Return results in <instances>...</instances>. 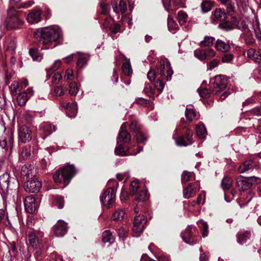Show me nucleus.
<instances>
[{
	"instance_id": "12",
	"label": "nucleus",
	"mask_w": 261,
	"mask_h": 261,
	"mask_svg": "<svg viewBox=\"0 0 261 261\" xmlns=\"http://www.w3.org/2000/svg\"><path fill=\"white\" fill-rule=\"evenodd\" d=\"M52 229L57 237H63L67 232V223L62 220H59L53 226Z\"/></svg>"
},
{
	"instance_id": "59",
	"label": "nucleus",
	"mask_w": 261,
	"mask_h": 261,
	"mask_svg": "<svg viewBox=\"0 0 261 261\" xmlns=\"http://www.w3.org/2000/svg\"><path fill=\"white\" fill-rule=\"evenodd\" d=\"M65 90L62 87L56 86L54 89V94L58 96H61L64 94Z\"/></svg>"
},
{
	"instance_id": "29",
	"label": "nucleus",
	"mask_w": 261,
	"mask_h": 261,
	"mask_svg": "<svg viewBox=\"0 0 261 261\" xmlns=\"http://www.w3.org/2000/svg\"><path fill=\"white\" fill-rule=\"evenodd\" d=\"M122 70L125 75L129 76L132 75L133 73V70L129 59L126 58L125 59V62L122 64Z\"/></svg>"
},
{
	"instance_id": "10",
	"label": "nucleus",
	"mask_w": 261,
	"mask_h": 261,
	"mask_svg": "<svg viewBox=\"0 0 261 261\" xmlns=\"http://www.w3.org/2000/svg\"><path fill=\"white\" fill-rule=\"evenodd\" d=\"M215 18L220 21L218 28L222 30H228V21L227 20V14L221 9H216L214 13Z\"/></svg>"
},
{
	"instance_id": "56",
	"label": "nucleus",
	"mask_w": 261,
	"mask_h": 261,
	"mask_svg": "<svg viewBox=\"0 0 261 261\" xmlns=\"http://www.w3.org/2000/svg\"><path fill=\"white\" fill-rule=\"evenodd\" d=\"M164 79L163 77L161 80L158 79L155 84V88L160 93L162 92L165 86V83L163 82Z\"/></svg>"
},
{
	"instance_id": "26",
	"label": "nucleus",
	"mask_w": 261,
	"mask_h": 261,
	"mask_svg": "<svg viewBox=\"0 0 261 261\" xmlns=\"http://www.w3.org/2000/svg\"><path fill=\"white\" fill-rule=\"evenodd\" d=\"M185 116L187 120L192 121L197 119L199 117L198 113L195 109L190 107H187L185 111Z\"/></svg>"
},
{
	"instance_id": "58",
	"label": "nucleus",
	"mask_w": 261,
	"mask_h": 261,
	"mask_svg": "<svg viewBox=\"0 0 261 261\" xmlns=\"http://www.w3.org/2000/svg\"><path fill=\"white\" fill-rule=\"evenodd\" d=\"M239 21L235 16H232L229 20V30L236 28L238 27Z\"/></svg>"
},
{
	"instance_id": "35",
	"label": "nucleus",
	"mask_w": 261,
	"mask_h": 261,
	"mask_svg": "<svg viewBox=\"0 0 261 261\" xmlns=\"http://www.w3.org/2000/svg\"><path fill=\"white\" fill-rule=\"evenodd\" d=\"M196 132L197 136L200 138H204L207 132L206 128L203 124L198 125L196 127Z\"/></svg>"
},
{
	"instance_id": "2",
	"label": "nucleus",
	"mask_w": 261,
	"mask_h": 261,
	"mask_svg": "<svg viewBox=\"0 0 261 261\" xmlns=\"http://www.w3.org/2000/svg\"><path fill=\"white\" fill-rule=\"evenodd\" d=\"M62 36V31L58 28L48 27L37 30L34 32V37L40 44L48 49L54 42L58 41Z\"/></svg>"
},
{
	"instance_id": "22",
	"label": "nucleus",
	"mask_w": 261,
	"mask_h": 261,
	"mask_svg": "<svg viewBox=\"0 0 261 261\" xmlns=\"http://www.w3.org/2000/svg\"><path fill=\"white\" fill-rule=\"evenodd\" d=\"M41 19V11L40 10H33L28 15L27 20L31 23H38Z\"/></svg>"
},
{
	"instance_id": "36",
	"label": "nucleus",
	"mask_w": 261,
	"mask_h": 261,
	"mask_svg": "<svg viewBox=\"0 0 261 261\" xmlns=\"http://www.w3.org/2000/svg\"><path fill=\"white\" fill-rule=\"evenodd\" d=\"M29 97L25 92H21L17 97V103L23 106L25 105Z\"/></svg>"
},
{
	"instance_id": "14",
	"label": "nucleus",
	"mask_w": 261,
	"mask_h": 261,
	"mask_svg": "<svg viewBox=\"0 0 261 261\" xmlns=\"http://www.w3.org/2000/svg\"><path fill=\"white\" fill-rule=\"evenodd\" d=\"M146 221L144 215H139L135 217L133 231L134 232L140 234L142 233L144 228V224Z\"/></svg>"
},
{
	"instance_id": "50",
	"label": "nucleus",
	"mask_w": 261,
	"mask_h": 261,
	"mask_svg": "<svg viewBox=\"0 0 261 261\" xmlns=\"http://www.w3.org/2000/svg\"><path fill=\"white\" fill-rule=\"evenodd\" d=\"M69 92L70 94L72 95H75L78 91H79V87L77 86V84L75 82H71L69 84Z\"/></svg>"
},
{
	"instance_id": "30",
	"label": "nucleus",
	"mask_w": 261,
	"mask_h": 261,
	"mask_svg": "<svg viewBox=\"0 0 261 261\" xmlns=\"http://www.w3.org/2000/svg\"><path fill=\"white\" fill-rule=\"evenodd\" d=\"M115 238L112 232L109 230L103 232L102 236V241L105 243H109L112 244L114 242Z\"/></svg>"
},
{
	"instance_id": "33",
	"label": "nucleus",
	"mask_w": 261,
	"mask_h": 261,
	"mask_svg": "<svg viewBox=\"0 0 261 261\" xmlns=\"http://www.w3.org/2000/svg\"><path fill=\"white\" fill-rule=\"evenodd\" d=\"M28 239L30 245L33 247H36L39 242V239L34 232H30L28 235Z\"/></svg>"
},
{
	"instance_id": "38",
	"label": "nucleus",
	"mask_w": 261,
	"mask_h": 261,
	"mask_svg": "<svg viewBox=\"0 0 261 261\" xmlns=\"http://www.w3.org/2000/svg\"><path fill=\"white\" fill-rule=\"evenodd\" d=\"M10 89L13 95H16L18 92L21 91V86L19 82L13 81L10 86Z\"/></svg>"
},
{
	"instance_id": "21",
	"label": "nucleus",
	"mask_w": 261,
	"mask_h": 261,
	"mask_svg": "<svg viewBox=\"0 0 261 261\" xmlns=\"http://www.w3.org/2000/svg\"><path fill=\"white\" fill-rule=\"evenodd\" d=\"M126 126L123 123L119 131V135L117 138L118 141L122 142L124 143L129 142L131 140V136L126 130Z\"/></svg>"
},
{
	"instance_id": "9",
	"label": "nucleus",
	"mask_w": 261,
	"mask_h": 261,
	"mask_svg": "<svg viewBox=\"0 0 261 261\" xmlns=\"http://www.w3.org/2000/svg\"><path fill=\"white\" fill-rule=\"evenodd\" d=\"M142 150L143 147L141 146H138L136 149L132 146H130L125 150L121 145H119L116 147L115 152L117 155L120 156L133 155L140 152Z\"/></svg>"
},
{
	"instance_id": "16",
	"label": "nucleus",
	"mask_w": 261,
	"mask_h": 261,
	"mask_svg": "<svg viewBox=\"0 0 261 261\" xmlns=\"http://www.w3.org/2000/svg\"><path fill=\"white\" fill-rule=\"evenodd\" d=\"M23 202L25 210L28 213L32 214L37 208V205L35 202V198L32 195L26 197Z\"/></svg>"
},
{
	"instance_id": "5",
	"label": "nucleus",
	"mask_w": 261,
	"mask_h": 261,
	"mask_svg": "<svg viewBox=\"0 0 261 261\" xmlns=\"http://www.w3.org/2000/svg\"><path fill=\"white\" fill-rule=\"evenodd\" d=\"M227 84V77L222 75H216L210 80V87L215 94L224 90Z\"/></svg>"
},
{
	"instance_id": "13",
	"label": "nucleus",
	"mask_w": 261,
	"mask_h": 261,
	"mask_svg": "<svg viewBox=\"0 0 261 261\" xmlns=\"http://www.w3.org/2000/svg\"><path fill=\"white\" fill-rule=\"evenodd\" d=\"M20 173L26 179L32 178L36 176V168L34 164H25L21 167Z\"/></svg>"
},
{
	"instance_id": "41",
	"label": "nucleus",
	"mask_w": 261,
	"mask_h": 261,
	"mask_svg": "<svg viewBox=\"0 0 261 261\" xmlns=\"http://www.w3.org/2000/svg\"><path fill=\"white\" fill-rule=\"evenodd\" d=\"M60 106L62 108L69 110L73 113L76 111L75 105L73 103L67 102L65 100H63L61 101Z\"/></svg>"
},
{
	"instance_id": "40",
	"label": "nucleus",
	"mask_w": 261,
	"mask_h": 261,
	"mask_svg": "<svg viewBox=\"0 0 261 261\" xmlns=\"http://www.w3.org/2000/svg\"><path fill=\"white\" fill-rule=\"evenodd\" d=\"M216 47L222 52H226L228 49V44H226L222 40H218L216 44Z\"/></svg>"
},
{
	"instance_id": "28",
	"label": "nucleus",
	"mask_w": 261,
	"mask_h": 261,
	"mask_svg": "<svg viewBox=\"0 0 261 261\" xmlns=\"http://www.w3.org/2000/svg\"><path fill=\"white\" fill-rule=\"evenodd\" d=\"M253 161L249 160L243 163L239 168V172L241 173H244L253 168Z\"/></svg>"
},
{
	"instance_id": "43",
	"label": "nucleus",
	"mask_w": 261,
	"mask_h": 261,
	"mask_svg": "<svg viewBox=\"0 0 261 261\" xmlns=\"http://www.w3.org/2000/svg\"><path fill=\"white\" fill-rule=\"evenodd\" d=\"M188 15L183 11H179L178 12V21L180 24H184L188 20Z\"/></svg>"
},
{
	"instance_id": "62",
	"label": "nucleus",
	"mask_w": 261,
	"mask_h": 261,
	"mask_svg": "<svg viewBox=\"0 0 261 261\" xmlns=\"http://www.w3.org/2000/svg\"><path fill=\"white\" fill-rule=\"evenodd\" d=\"M219 63V61L217 60L214 59L211 62H210L208 63H207V69L208 70H212L215 67H216Z\"/></svg>"
},
{
	"instance_id": "19",
	"label": "nucleus",
	"mask_w": 261,
	"mask_h": 261,
	"mask_svg": "<svg viewBox=\"0 0 261 261\" xmlns=\"http://www.w3.org/2000/svg\"><path fill=\"white\" fill-rule=\"evenodd\" d=\"M33 151L30 145H26L21 147L19 151V160L21 161L31 159Z\"/></svg>"
},
{
	"instance_id": "23",
	"label": "nucleus",
	"mask_w": 261,
	"mask_h": 261,
	"mask_svg": "<svg viewBox=\"0 0 261 261\" xmlns=\"http://www.w3.org/2000/svg\"><path fill=\"white\" fill-rule=\"evenodd\" d=\"M10 177L8 172L0 175V187L3 191H7L11 189L10 185Z\"/></svg>"
},
{
	"instance_id": "27",
	"label": "nucleus",
	"mask_w": 261,
	"mask_h": 261,
	"mask_svg": "<svg viewBox=\"0 0 261 261\" xmlns=\"http://www.w3.org/2000/svg\"><path fill=\"white\" fill-rule=\"evenodd\" d=\"M114 11L118 14L121 12L122 14L125 13L127 10L126 1H119V6L116 3L112 5Z\"/></svg>"
},
{
	"instance_id": "42",
	"label": "nucleus",
	"mask_w": 261,
	"mask_h": 261,
	"mask_svg": "<svg viewBox=\"0 0 261 261\" xmlns=\"http://www.w3.org/2000/svg\"><path fill=\"white\" fill-rule=\"evenodd\" d=\"M214 5L213 1H202L201 4V7L203 12L206 13L210 11Z\"/></svg>"
},
{
	"instance_id": "54",
	"label": "nucleus",
	"mask_w": 261,
	"mask_h": 261,
	"mask_svg": "<svg viewBox=\"0 0 261 261\" xmlns=\"http://www.w3.org/2000/svg\"><path fill=\"white\" fill-rule=\"evenodd\" d=\"M55 205L60 209H61L64 206V199L63 197H62L61 196H57L55 197V201H54Z\"/></svg>"
},
{
	"instance_id": "53",
	"label": "nucleus",
	"mask_w": 261,
	"mask_h": 261,
	"mask_svg": "<svg viewBox=\"0 0 261 261\" xmlns=\"http://www.w3.org/2000/svg\"><path fill=\"white\" fill-rule=\"evenodd\" d=\"M138 194V196L135 198V199L138 202L143 201L148 198L147 192L145 190L139 192Z\"/></svg>"
},
{
	"instance_id": "52",
	"label": "nucleus",
	"mask_w": 261,
	"mask_h": 261,
	"mask_svg": "<svg viewBox=\"0 0 261 261\" xmlns=\"http://www.w3.org/2000/svg\"><path fill=\"white\" fill-rule=\"evenodd\" d=\"M129 129L132 132L137 134L140 131L141 126L137 121H133L129 125Z\"/></svg>"
},
{
	"instance_id": "60",
	"label": "nucleus",
	"mask_w": 261,
	"mask_h": 261,
	"mask_svg": "<svg viewBox=\"0 0 261 261\" xmlns=\"http://www.w3.org/2000/svg\"><path fill=\"white\" fill-rule=\"evenodd\" d=\"M73 77V71L71 69H67L65 71V74L64 75V78L67 81H69L72 80V77Z\"/></svg>"
},
{
	"instance_id": "61",
	"label": "nucleus",
	"mask_w": 261,
	"mask_h": 261,
	"mask_svg": "<svg viewBox=\"0 0 261 261\" xmlns=\"http://www.w3.org/2000/svg\"><path fill=\"white\" fill-rule=\"evenodd\" d=\"M137 102L141 106L149 107L150 106V101L143 98H139L137 100Z\"/></svg>"
},
{
	"instance_id": "39",
	"label": "nucleus",
	"mask_w": 261,
	"mask_h": 261,
	"mask_svg": "<svg viewBox=\"0 0 261 261\" xmlns=\"http://www.w3.org/2000/svg\"><path fill=\"white\" fill-rule=\"evenodd\" d=\"M125 211L122 209L116 210L113 215V220L114 221L122 220L124 216Z\"/></svg>"
},
{
	"instance_id": "45",
	"label": "nucleus",
	"mask_w": 261,
	"mask_h": 261,
	"mask_svg": "<svg viewBox=\"0 0 261 261\" xmlns=\"http://www.w3.org/2000/svg\"><path fill=\"white\" fill-rule=\"evenodd\" d=\"M214 40L215 38L214 37L206 36L204 40L200 42V45L201 47L211 46L213 45Z\"/></svg>"
},
{
	"instance_id": "51",
	"label": "nucleus",
	"mask_w": 261,
	"mask_h": 261,
	"mask_svg": "<svg viewBox=\"0 0 261 261\" xmlns=\"http://www.w3.org/2000/svg\"><path fill=\"white\" fill-rule=\"evenodd\" d=\"M221 186L224 191L225 200L226 201H228L227 199L226 191L228 190V178L225 176L223 178L221 182Z\"/></svg>"
},
{
	"instance_id": "11",
	"label": "nucleus",
	"mask_w": 261,
	"mask_h": 261,
	"mask_svg": "<svg viewBox=\"0 0 261 261\" xmlns=\"http://www.w3.org/2000/svg\"><path fill=\"white\" fill-rule=\"evenodd\" d=\"M257 177L255 176H251L246 177L239 176L237 179V182L238 186L243 190H245L250 188L256 182Z\"/></svg>"
},
{
	"instance_id": "8",
	"label": "nucleus",
	"mask_w": 261,
	"mask_h": 261,
	"mask_svg": "<svg viewBox=\"0 0 261 261\" xmlns=\"http://www.w3.org/2000/svg\"><path fill=\"white\" fill-rule=\"evenodd\" d=\"M18 135L19 141L25 143L32 140L33 131L29 126L23 124L19 126Z\"/></svg>"
},
{
	"instance_id": "44",
	"label": "nucleus",
	"mask_w": 261,
	"mask_h": 261,
	"mask_svg": "<svg viewBox=\"0 0 261 261\" xmlns=\"http://www.w3.org/2000/svg\"><path fill=\"white\" fill-rule=\"evenodd\" d=\"M29 54L34 61H40L42 59L41 55L38 53V49L36 48L30 49Z\"/></svg>"
},
{
	"instance_id": "17",
	"label": "nucleus",
	"mask_w": 261,
	"mask_h": 261,
	"mask_svg": "<svg viewBox=\"0 0 261 261\" xmlns=\"http://www.w3.org/2000/svg\"><path fill=\"white\" fill-rule=\"evenodd\" d=\"M192 226H188L184 232L181 233V236L184 241L190 245H194L197 243L196 241L192 239L193 234L192 232Z\"/></svg>"
},
{
	"instance_id": "1",
	"label": "nucleus",
	"mask_w": 261,
	"mask_h": 261,
	"mask_svg": "<svg viewBox=\"0 0 261 261\" xmlns=\"http://www.w3.org/2000/svg\"><path fill=\"white\" fill-rule=\"evenodd\" d=\"M20 2L12 1L14 4L10 3L12 6L7 11V17L5 20L6 27L8 30L19 29L23 24V18L16 9L28 8L34 4L32 1L20 3Z\"/></svg>"
},
{
	"instance_id": "49",
	"label": "nucleus",
	"mask_w": 261,
	"mask_h": 261,
	"mask_svg": "<svg viewBox=\"0 0 261 261\" xmlns=\"http://www.w3.org/2000/svg\"><path fill=\"white\" fill-rule=\"evenodd\" d=\"M135 137L138 143L145 144L147 140V137L140 131L136 134Z\"/></svg>"
},
{
	"instance_id": "3",
	"label": "nucleus",
	"mask_w": 261,
	"mask_h": 261,
	"mask_svg": "<svg viewBox=\"0 0 261 261\" xmlns=\"http://www.w3.org/2000/svg\"><path fill=\"white\" fill-rule=\"evenodd\" d=\"M75 174L76 171L73 165H67L56 171L53 178L56 183L64 184L67 186Z\"/></svg>"
},
{
	"instance_id": "4",
	"label": "nucleus",
	"mask_w": 261,
	"mask_h": 261,
	"mask_svg": "<svg viewBox=\"0 0 261 261\" xmlns=\"http://www.w3.org/2000/svg\"><path fill=\"white\" fill-rule=\"evenodd\" d=\"M183 132L181 133L184 134L183 136H178L180 134V130L177 129L175 131V133L173 135V138L175 140L177 145L179 146H185L191 145L193 143V131L185 127L182 128Z\"/></svg>"
},
{
	"instance_id": "15",
	"label": "nucleus",
	"mask_w": 261,
	"mask_h": 261,
	"mask_svg": "<svg viewBox=\"0 0 261 261\" xmlns=\"http://www.w3.org/2000/svg\"><path fill=\"white\" fill-rule=\"evenodd\" d=\"M41 182L37 179L28 180L24 186L25 190L30 193L38 192L41 188Z\"/></svg>"
},
{
	"instance_id": "48",
	"label": "nucleus",
	"mask_w": 261,
	"mask_h": 261,
	"mask_svg": "<svg viewBox=\"0 0 261 261\" xmlns=\"http://www.w3.org/2000/svg\"><path fill=\"white\" fill-rule=\"evenodd\" d=\"M194 56L201 61L206 59L205 51L201 49H197L194 51Z\"/></svg>"
},
{
	"instance_id": "64",
	"label": "nucleus",
	"mask_w": 261,
	"mask_h": 261,
	"mask_svg": "<svg viewBox=\"0 0 261 261\" xmlns=\"http://www.w3.org/2000/svg\"><path fill=\"white\" fill-rule=\"evenodd\" d=\"M119 237L124 240L126 237L127 231L123 227H120L117 230Z\"/></svg>"
},
{
	"instance_id": "37",
	"label": "nucleus",
	"mask_w": 261,
	"mask_h": 261,
	"mask_svg": "<svg viewBox=\"0 0 261 261\" xmlns=\"http://www.w3.org/2000/svg\"><path fill=\"white\" fill-rule=\"evenodd\" d=\"M165 8L168 12H173L177 9L176 6L175 1H162Z\"/></svg>"
},
{
	"instance_id": "31",
	"label": "nucleus",
	"mask_w": 261,
	"mask_h": 261,
	"mask_svg": "<svg viewBox=\"0 0 261 261\" xmlns=\"http://www.w3.org/2000/svg\"><path fill=\"white\" fill-rule=\"evenodd\" d=\"M5 46L8 51L13 54L15 51L16 47V41L14 39H8L6 41Z\"/></svg>"
},
{
	"instance_id": "25",
	"label": "nucleus",
	"mask_w": 261,
	"mask_h": 261,
	"mask_svg": "<svg viewBox=\"0 0 261 261\" xmlns=\"http://www.w3.org/2000/svg\"><path fill=\"white\" fill-rule=\"evenodd\" d=\"M247 56L256 63L261 61V50L251 48L247 50Z\"/></svg>"
},
{
	"instance_id": "34",
	"label": "nucleus",
	"mask_w": 261,
	"mask_h": 261,
	"mask_svg": "<svg viewBox=\"0 0 261 261\" xmlns=\"http://www.w3.org/2000/svg\"><path fill=\"white\" fill-rule=\"evenodd\" d=\"M76 59H77L76 65L79 68H83L85 66L88 60V58L86 56L78 54H77Z\"/></svg>"
},
{
	"instance_id": "20",
	"label": "nucleus",
	"mask_w": 261,
	"mask_h": 261,
	"mask_svg": "<svg viewBox=\"0 0 261 261\" xmlns=\"http://www.w3.org/2000/svg\"><path fill=\"white\" fill-rule=\"evenodd\" d=\"M197 185L198 184L196 182L189 184L183 190L184 197L186 199H189L194 197L198 191L196 188Z\"/></svg>"
},
{
	"instance_id": "7",
	"label": "nucleus",
	"mask_w": 261,
	"mask_h": 261,
	"mask_svg": "<svg viewBox=\"0 0 261 261\" xmlns=\"http://www.w3.org/2000/svg\"><path fill=\"white\" fill-rule=\"evenodd\" d=\"M157 73L165 78L166 81H170L171 79L173 71L172 70L170 64L167 61H163L160 62V65L157 68Z\"/></svg>"
},
{
	"instance_id": "55",
	"label": "nucleus",
	"mask_w": 261,
	"mask_h": 261,
	"mask_svg": "<svg viewBox=\"0 0 261 261\" xmlns=\"http://www.w3.org/2000/svg\"><path fill=\"white\" fill-rule=\"evenodd\" d=\"M193 174V173L192 172H188L187 171H184L181 175L182 182H186L190 180Z\"/></svg>"
},
{
	"instance_id": "47",
	"label": "nucleus",
	"mask_w": 261,
	"mask_h": 261,
	"mask_svg": "<svg viewBox=\"0 0 261 261\" xmlns=\"http://www.w3.org/2000/svg\"><path fill=\"white\" fill-rule=\"evenodd\" d=\"M139 188V182L138 180H134L132 182L130 187V194L133 195L137 193Z\"/></svg>"
},
{
	"instance_id": "6",
	"label": "nucleus",
	"mask_w": 261,
	"mask_h": 261,
	"mask_svg": "<svg viewBox=\"0 0 261 261\" xmlns=\"http://www.w3.org/2000/svg\"><path fill=\"white\" fill-rule=\"evenodd\" d=\"M115 190L114 188H108L100 197L101 202L103 205L110 208L112 206L115 201Z\"/></svg>"
},
{
	"instance_id": "24",
	"label": "nucleus",
	"mask_w": 261,
	"mask_h": 261,
	"mask_svg": "<svg viewBox=\"0 0 261 261\" xmlns=\"http://www.w3.org/2000/svg\"><path fill=\"white\" fill-rule=\"evenodd\" d=\"M40 129L44 135L42 138L45 139L55 131V126L49 122H43L40 125Z\"/></svg>"
},
{
	"instance_id": "32",
	"label": "nucleus",
	"mask_w": 261,
	"mask_h": 261,
	"mask_svg": "<svg viewBox=\"0 0 261 261\" xmlns=\"http://www.w3.org/2000/svg\"><path fill=\"white\" fill-rule=\"evenodd\" d=\"M199 228L202 232V236L203 238L206 237L208 234V225L206 222L202 220L198 221Z\"/></svg>"
},
{
	"instance_id": "57",
	"label": "nucleus",
	"mask_w": 261,
	"mask_h": 261,
	"mask_svg": "<svg viewBox=\"0 0 261 261\" xmlns=\"http://www.w3.org/2000/svg\"><path fill=\"white\" fill-rule=\"evenodd\" d=\"M144 91L149 97H152L154 96L153 89L149 84L148 83L145 84Z\"/></svg>"
},
{
	"instance_id": "63",
	"label": "nucleus",
	"mask_w": 261,
	"mask_h": 261,
	"mask_svg": "<svg viewBox=\"0 0 261 261\" xmlns=\"http://www.w3.org/2000/svg\"><path fill=\"white\" fill-rule=\"evenodd\" d=\"M250 113L254 115L259 116L261 115V105L259 106H257L252 109Z\"/></svg>"
},
{
	"instance_id": "46",
	"label": "nucleus",
	"mask_w": 261,
	"mask_h": 261,
	"mask_svg": "<svg viewBox=\"0 0 261 261\" xmlns=\"http://www.w3.org/2000/svg\"><path fill=\"white\" fill-rule=\"evenodd\" d=\"M197 91L199 92L200 96L202 97H208L211 93H215L214 92L212 91V88L211 87L210 89L206 88L201 89H198Z\"/></svg>"
},
{
	"instance_id": "18",
	"label": "nucleus",
	"mask_w": 261,
	"mask_h": 261,
	"mask_svg": "<svg viewBox=\"0 0 261 261\" xmlns=\"http://www.w3.org/2000/svg\"><path fill=\"white\" fill-rule=\"evenodd\" d=\"M251 237V232L250 230H241L238 232L236 234L237 242L243 245L246 243Z\"/></svg>"
}]
</instances>
